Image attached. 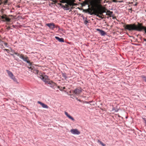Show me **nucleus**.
<instances>
[{
    "mask_svg": "<svg viewBox=\"0 0 146 146\" xmlns=\"http://www.w3.org/2000/svg\"><path fill=\"white\" fill-rule=\"evenodd\" d=\"M76 100H78V98H76Z\"/></svg>",
    "mask_w": 146,
    "mask_h": 146,
    "instance_id": "obj_32",
    "label": "nucleus"
},
{
    "mask_svg": "<svg viewBox=\"0 0 146 146\" xmlns=\"http://www.w3.org/2000/svg\"><path fill=\"white\" fill-rule=\"evenodd\" d=\"M83 91L82 89L80 88H76L72 91V92L76 96H79L82 92Z\"/></svg>",
    "mask_w": 146,
    "mask_h": 146,
    "instance_id": "obj_4",
    "label": "nucleus"
},
{
    "mask_svg": "<svg viewBox=\"0 0 146 146\" xmlns=\"http://www.w3.org/2000/svg\"><path fill=\"white\" fill-rule=\"evenodd\" d=\"M113 13V12L112 11H111L110 10H108L106 12V15L109 16L110 17H111V15H112Z\"/></svg>",
    "mask_w": 146,
    "mask_h": 146,
    "instance_id": "obj_13",
    "label": "nucleus"
},
{
    "mask_svg": "<svg viewBox=\"0 0 146 146\" xmlns=\"http://www.w3.org/2000/svg\"><path fill=\"white\" fill-rule=\"evenodd\" d=\"M125 28V29L129 31H141L143 30L145 31V29H146V28L142 26L141 23H138L137 25L134 24L126 25Z\"/></svg>",
    "mask_w": 146,
    "mask_h": 146,
    "instance_id": "obj_1",
    "label": "nucleus"
},
{
    "mask_svg": "<svg viewBox=\"0 0 146 146\" xmlns=\"http://www.w3.org/2000/svg\"><path fill=\"white\" fill-rule=\"evenodd\" d=\"M44 82H47V80L46 78H45L42 75H40V76H38Z\"/></svg>",
    "mask_w": 146,
    "mask_h": 146,
    "instance_id": "obj_11",
    "label": "nucleus"
},
{
    "mask_svg": "<svg viewBox=\"0 0 146 146\" xmlns=\"http://www.w3.org/2000/svg\"><path fill=\"white\" fill-rule=\"evenodd\" d=\"M12 27H13L15 28V26L14 25H13Z\"/></svg>",
    "mask_w": 146,
    "mask_h": 146,
    "instance_id": "obj_28",
    "label": "nucleus"
},
{
    "mask_svg": "<svg viewBox=\"0 0 146 146\" xmlns=\"http://www.w3.org/2000/svg\"><path fill=\"white\" fill-rule=\"evenodd\" d=\"M99 11L98 14L101 15L105 12L104 10H102L100 9L97 10Z\"/></svg>",
    "mask_w": 146,
    "mask_h": 146,
    "instance_id": "obj_15",
    "label": "nucleus"
},
{
    "mask_svg": "<svg viewBox=\"0 0 146 146\" xmlns=\"http://www.w3.org/2000/svg\"><path fill=\"white\" fill-rule=\"evenodd\" d=\"M64 113L65 114L66 116L68 117L69 119H71V120L73 121H74V118L72 116L69 114L67 112L65 111L64 112Z\"/></svg>",
    "mask_w": 146,
    "mask_h": 146,
    "instance_id": "obj_8",
    "label": "nucleus"
},
{
    "mask_svg": "<svg viewBox=\"0 0 146 146\" xmlns=\"http://www.w3.org/2000/svg\"><path fill=\"white\" fill-rule=\"evenodd\" d=\"M66 10H69V9L68 8H67L66 9Z\"/></svg>",
    "mask_w": 146,
    "mask_h": 146,
    "instance_id": "obj_27",
    "label": "nucleus"
},
{
    "mask_svg": "<svg viewBox=\"0 0 146 146\" xmlns=\"http://www.w3.org/2000/svg\"><path fill=\"white\" fill-rule=\"evenodd\" d=\"M63 89H65V87H63Z\"/></svg>",
    "mask_w": 146,
    "mask_h": 146,
    "instance_id": "obj_29",
    "label": "nucleus"
},
{
    "mask_svg": "<svg viewBox=\"0 0 146 146\" xmlns=\"http://www.w3.org/2000/svg\"><path fill=\"white\" fill-rule=\"evenodd\" d=\"M4 44L6 47H8V46H7V43L5 42L4 43Z\"/></svg>",
    "mask_w": 146,
    "mask_h": 146,
    "instance_id": "obj_22",
    "label": "nucleus"
},
{
    "mask_svg": "<svg viewBox=\"0 0 146 146\" xmlns=\"http://www.w3.org/2000/svg\"><path fill=\"white\" fill-rule=\"evenodd\" d=\"M86 20L85 21L84 23L85 24H86L88 23V21L87 20L86 18Z\"/></svg>",
    "mask_w": 146,
    "mask_h": 146,
    "instance_id": "obj_21",
    "label": "nucleus"
},
{
    "mask_svg": "<svg viewBox=\"0 0 146 146\" xmlns=\"http://www.w3.org/2000/svg\"><path fill=\"white\" fill-rule=\"evenodd\" d=\"M46 83L50 85L51 87H52V86H54L56 84L55 83L52 82V81H48Z\"/></svg>",
    "mask_w": 146,
    "mask_h": 146,
    "instance_id": "obj_14",
    "label": "nucleus"
},
{
    "mask_svg": "<svg viewBox=\"0 0 146 146\" xmlns=\"http://www.w3.org/2000/svg\"><path fill=\"white\" fill-rule=\"evenodd\" d=\"M46 25L51 29L53 30L55 28V25L53 23H47Z\"/></svg>",
    "mask_w": 146,
    "mask_h": 146,
    "instance_id": "obj_6",
    "label": "nucleus"
},
{
    "mask_svg": "<svg viewBox=\"0 0 146 146\" xmlns=\"http://www.w3.org/2000/svg\"><path fill=\"white\" fill-rule=\"evenodd\" d=\"M44 77L45 78H46L48 80V77L47 75H45L44 76Z\"/></svg>",
    "mask_w": 146,
    "mask_h": 146,
    "instance_id": "obj_23",
    "label": "nucleus"
},
{
    "mask_svg": "<svg viewBox=\"0 0 146 146\" xmlns=\"http://www.w3.org/2000/svg\"><path fill=\"white\" fill-rule=\"evenodd\" d=\"M5 50H6V51H7V52H8V51H9V49H5Z\"/></svg>",
    "mask_w": 146,
    "mask_h": 146,
    "instance_id": "obj_24",
    "label": "nucleus"
},
{
    "mask_svg": "<svg viewBox=\"0 0 146 146\" xmlns=\"http://www.w3.org/2000/svg\"><path fill=\"white\" fill-rule=\"evenodd\" d=\"M97 30L98 31L101 35L102 36H104L106 34V33L102 30L99 29H97Z\"/></svg>",
    "mask_w": 146,
    "mask_h": 146,
    "instance_id": "obj_9",
    "label": "nucleus"
},
{
    "mask_svg": "<svg viewBox=\"0 0 146 146\" xmlns=\"http://www.w3.org/2000/svg\"><path fill=\"white\" fill-rule=\"evenodd\" d=\"M99 11L97 10H96L94 11V14L100 18H101V16L98 15Z\"/></svg>",
    "mask_w": 146,
    "mask_h": 146,
    "instance_id": "obj_12",
    "label": "nucleus"
},
{
    "mask_svg": "<svg viewBox=\"0 0 146 146\" xmlns=\"http://www.w3.org/2000/svg\"><path fill=\"white\" fill-rule=\"evenodd\" d=\"M6 71L10 78L13 80L14 82L17 83H18L17 82V79L15 78L13 73L7 70H6Z\"/></svg>",
    "mask_w": 146,
    "mask_h": 146,
    "instance_id": "obj_3",
    "label": "nucleus"
},
{
    "mask_svg": "<svg viewBox=\"0 0 146 146\" xmlns=\"http://www.w3.org/2000/svg\"><path fill=\"white\" fill-rule=\"evenodd\" d=\"M1 17L2 19L5 20L6 17L5 16H1Z\"/></svg>",
    "mask_w": 146,
    "mask_h": 146,
    "instance_id": "obj_20",
    "label": "nucleus"
},
{
    "mask_svg": "<svg viewBox=\"0 0 146 146\" xmlns=\"http://www.w3.org/2000/svg\"><path fill=\"white\" fill-rule=\"evenodd\" d=\"M70 131L73 134L79 135L80 133V132L77 129H71Z\"/></svg>",
    "mask_w": 146,
    "mask_h": 146,
    "instance_id": "obj_5",
    "label": "nucleus"
},
{
    "mask_svg": "<svg viewBox=\"0 0 146 146\" xmlns=\"http://www.w3.org/2000/svg\"><path fill=\"white\" fill-rule=\"evenodd\" d=\"M70 5H72V4H70Z\"/></svg>",
    "mask_w": 146,
    "mask_h": 146,
    "instance_id": "obj_34",
    "label": "nucleus"
},
{
    "mask_svg": "<svg viewBox=\"0 0 146 146\" xmlns=\"http://www.w3.org/2000/svg\"><path fill=\"white\" fill-rule=\"evenodd\" d=\"M5 21L7 22H9L10 21V19L9 18L6 17L5 19Z\"/></svg>",
    "mask_w": 146,
    "mask_h": 146,
    "instance_id": "obj_18",
    "label": "nucleus"
},
{
    "mask_svg": "<svg viewBox=\"0 0 146 146\" xmlns=\"http://www.w3.org/2000/svg\"><path fill=\"white\" fill-rule=\"evenodd\" d=\"M14 54L17 55V56H19V58L21 59H22L24 61L27 62L30 66L31 65V63L30 61L28 60V57L27 56L24 57V55L23 54H20L19 53L15 52H14Z\"/></svg>",
    "mask_w": 146,
    "mask_h": 146,
    "instance_id": "obj_2",
    "label": "nucleus"
},
{
    "mask_svg": "<svg viewBox=\"0 0 146 146\" xmlns=\"http://www.w3.org/2000/svg\"><path fill=\"white\" fill-rule=\"evenodd\" d=\"M144 40L145 41H146V39H144Z\"/></svg>",
    "mask_w": 146,
    "mask_h": 146,
    "instance_id": "obj_30",
    "label": "nucleus"
},
{
    "mask_svg": "<svg viewBox=\"0 0 146 146\" xmlns=\"http://www.w3.org/2000/svg\"><path fill=\"white\" fill-rule=\"evenodd\" d=\"M98 142L102 146H105V145L103 143L102 141L99 140H98Z\"/></svg>",
    "mask_w": 146,
    "mask_h": 146,
    "instance_id": "obj_17",
    "label": "nucleus"
},
{
    "mask_svg": "<svg viewBox=\"0 0 146 146\" xmlns=\"http://www.w3.org/2000/svg\"><path fill=\"white\" fill-rule=\"evenodd\" d=\"M68 95H69V96H71L72 95H71V94H69Z\"/></svg>",
    "mask_w": 146,
    "mask_h": 146,
    "instance_id": "obj_31",
    "label": "nucleus"
},
{
    "mask_svg": "<svg viewBox=\"0 0 146 146\" xmlns=\"http://www.w3.org/2000/svg\"><path fill=\"white\" fill-rule=\"evenodd\" d=\"M78 101H79V102H81V100H79V99H78Z\"/></svg>",
    "mask_w": 146,
    "mask_h": 146,
    "instance_id": "obj_26",
    "label": "nucleus"
},
{
    "mask_svg": "<svg viewBox=\"0 0 146 146\" xmlns=\"http://www.w3.org/2000/svg\"><path fill=\"white\" fill-rule=\"evenodd\" d=\"M62 76L65 79H66L67 78V77L66 73H62Z\"/></svg>",
    "mask_w": 146,
    "mask_h": 146,
    "instance_id": "obj_16",
    "label": "nucleus"
},
{
    "mask_svg": "<svg viewBox=\"0 0 146 146\" xmlns=\"http://www.w3.org/2000/svg\"><path fill=\"white\" fill-rule=\"evenodd\" d=\"M70 93H71V91H70Z\"/></svg>",
    "mask_w": 146,
    "mask_h": 146,
    "instance_id": "obj_33",
    "label": "nucleus"
},
{
    "mask_svg": "<svg viewBox=\"0 0 146 146\" xmlns=\"http://www.w3.org/2000/svg\"><path fill=\"white\" fill-rule=\"evenodd\" d=\"M17 61H19V59L18 58L17 59H16Z\"/></svg>",
    "mask_w": 146,
    "mask_h": 146,
    "instance_id": "obj_25",
    "label": "nucleus"
},
{
    "mask_svg": "<svg viewBox=\"0 0 146 146\" xmlns=\"http://www.w3.org/2000/svg\"><path fill=\"white\" fill-rule=\"evenodd\" d=\"M38 104H40L42 107V108H48V106L46 104L43 103L40 101H38L37 102Z\"/></svg>",
    "mask_w": 146,
    "mask_h": 146,
    "instance_id": "obj_7",
    "label": "nucleus"
},
{
    "mask_svg": "<svg viewBox=\"0 0 146 146\" xmlns=\"http://www.w3.org/2000/svg\"><path fill=\"white\" fill-rule=\"evenodd\" d=\"M71 97V98H72V97Z\"/></svg>",
    "mask_w": 146,
    "mask_h": 146,
    "instance_id": "obj_35",
    "label": "nucleus"
},
{
    "mask_svg": "<svg viewBox=\"0 0 146 146\" xmlns=\"http://www.w3.org/2000/svg\"><path fill=\"white\" fill-rule=\"evenodd\" d=\"M55 38L59 42H64V39L62 38H60L58 36H55Z\"/></svg>",
    "mask_w": 146,
    "mask_h": 146,
    "instance_id": "obj_10",
    "label": "nucleus"
},
{
    "mask_svg": "<svg viewBox=\"0 0 146 146\" xmlns=\"http://www.w3.org/2000/svg\"><path fill=\"white\" fill-rule=\"evenodd\" d=\"M141 77L143 78L144 80L146 82V77L144 76H141Z\"/></svg>",
    "mask_w": 146,
    "mask_h": 146,
    "instance_id": "obj_19",
    "label": "nucleus"
}]
</instances>
